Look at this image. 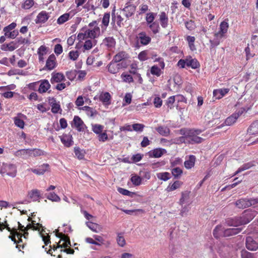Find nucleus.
<instances>
[{"label": "nucleus", "instance_id": "27", "mask_svg": "<svg viewBox=\"0 0 258 258\" xmlns=\"http://www.w3.org/2000/svg\"><path fill=\"white\" fill-rule=\"evenodd\" d=\"M50 87V85L47 80H43L40 81V84L38 91L40 93L46 92Z\"/></svg>", "mask_w": 258, "mask_h": 258}, {"label": "nucleus", "instance_id": "14", "mask_svg": "<svg viewBox=\"0 0 258 258\" xmlns=\"http://www.w3.org/2000/svg\"><path fill=\"white\" fill-rule=\"evenodd\" d=\"M126 6L122 9L123 15L127 18L132 16L136 11V7L134 5H125Z\"/></svg>", "mask_w": 258, "mask_h": 258}, {"label": "nucleus", "instance_id": "23", "mask_svg": "<svg viewBox=\"0 0 258 258\" xmlns=\"http://www.w3.org/2000/svg\"><path fill=\"white\" fill-rule=\"evenodd\" d=\"M18 47V45H17V42L13 41L8 44H3L1 45V48L4 51H12L16 49Z\"/></svg>", "mask_w": 258, "mask_h": 258}, {"label": "nucleus", "instance_id": "12", "mask_svg": "<svg viewBox=\"0 0 258 258\" xmlns=\"http://www.w3.org/2000/svg\"><path fill=\"white\" fill-rule=\"evenodd\" d=\"M166 150L164 149L157 148L150 151L148 153V155L151 158H159L164 154H166Z\"/></svg>", "mask_w": 258, "mask_h": 258}, {"label": "nucleus", "instance_id": "46", "mask_svg": "<svg viewBox=\"0 0 258 258\" xmlns=\"http://www.w3.org/2000/svg\"><path fill=\"white\" fill-rule=\"evenodd\" d=\"M252 166H253V164L250 162L244 164L240 167H239L238 169V170L235 172V175H236L243 171L248 169Z\"/></svg>", "mask_w": 258, "mask_h": 258}, {"label": "nucleus", "instance_id": "8", "mask_svg": "<svg viewBox=\"0 0 258 258\" xmlns=\"http://www.w3.org/2000/svg\"><path fill=\"white\" fill-rule=\"evenodd\" d=\"M0 173L1 174L6 173L9 176L14 177L17 174V167L13 164L3 163Z\"/></svg>", "mask_w": 258, "mask_h": 258}, {"label": "nucleus", "instance_id": "17", "mask_svg": "<svg viewBox=\"0 0 258 258\" xmlns=\"http://www.w3.org/2000/svg\"><path fill=\"white\" fill-rule=\"evenodd\" d=\"M100 28L96 26L93 29H87L86 30V35L87 37L95 39L100 35Z\"/></svg>", "mask_w": 258, "mask_h": 258}, {"label": "nucleus", "instance_id": "52", "mask_svg": "<svg viewBox=\"0 0 258 258\" xmlns=\"http://www.w3.org/2000/svg\"><path fill=\"white\" fill-rule=\"evenodd\" d=\"M103 126L100 124H96L92 126V131L96 134H99L102 132Z\"/></svg>", "mask_w": 258, "mask_h": 258}, {"label": "nucleus", "instance_id": "25", "mask_svg": "<svg viewBox=\"0 0 258 258\" xmlns=\"http://www.w3.org/2000/svg\"><path fill=\"white\" fill-rule=\"evenodd\" d=\"M48 14L45 11H42L38 15L35 21L36 23H43L48 19Z\"/></svg>", "mask_w": 258, "mask_h": 258}, {"label": "nucleus", "instance_id": "6", "mask_svg": "<svg viewBox=\"0 0 258 258\" xmlns=\"http://www.w3.org/2000/svg\"><path fill=\"white\" fill-rule=\"evenodd\" d=\"M241 228L238 227L224 229V228L221 225H218L214 229L213 233L216 236H218L217 235V232L220 230L221 233H223V237H229L239 233L241 231Z\"/></svg>", "mask_w": 258, "mask_h": 258}, {"label": "nucleus", "instance_id": "26", "mask_svg": "<svg viewBox=\"0 0 258 258\" xmlns=\"http://www.w3.org/2000/svg\"><path fill=\"white\" fill-rule=\"evenodd\" d=\"M49 103L51 106L52 112L53 113H57L59 112V111H61L59 104L56 102L54 98H51V99L49 100Z\"/></svg>", "mask_w": 258, "mask_h": 258}, {"label": "nucleus", "instance_id": "18", "mask_svg": "<svg viewBox=\"0 0 258 258\" xmlns=\"http://www.w3.org/2000/svg\"><path fill=\"white\" fill-rule=\"evenodd\" d=\"M229 27L228 23L226 21H222L220 24L219 31L216 33L218 37H224L227 33Z\"/></svg>", "mask_w": 258, "mask_h": 258}, {"label": "nucleus", "instance_id": "32", "mask_svg": "<svg viewBox=\"0 0 258 258\" xmlns=\"http://www.w3.org/2000/svg\"><path fill=\"white\" fill-rule=\"evenodd\" d=\"M86 224L90 229L95 232H99L102 229V227L100 225L91 221L87 222Z\"/></svg>", "mask_w": 258, "mask_h": 258}, {"label": "nucleus", "instance_id": "44", "mask_svg": "<svg viewBox=\"0 0 258 258\" xmlns=\"http://www.w3.org/2000/svg\"><path fill=\"white\" fill-rule=\"evenodd\" d=\"M181 184L182 183L180 181H176L173 184H169L167 189L168 191H173L179 188L181 186Z\"/></svg>", "mask_w": 258, "mask_h": 258}, {"label": "nucleus", "instance_id": "63", "mask_svg": "<svg viewBox=\"0 0 258 258\" xmlns=\"http://www.w3.org/2000/svg\"><path fill=\"white\" fill-rule=\"evenodd\" d=\"M54 51L56 55H59L62 52V47L59 44H57L54 46Z\"/></svg>", "mask_w": 258, "mask_h": 258}, {"label": "nucleus", "instance_id": "10", "mask_svg": "<svg viewBox=\"0 0 258 258\" xmlns=\"http://www.w3.org/2000/svg\"><path fill=\"white\" fill-rule=\"evenodd\" d=\"M57 66L56 57L52 54L49 56L46 60L45 66L43 68V70L51 71L54 69Z\"/></svg>", "mask_w": 258, "mask_h": 258}, {"label": "nucleus", "instance_id": "50", "mask_svg": "<svg viewBox=\"0 0 258 258\" xmlns=\"http://www.w3.org/2000/svg\"><path fill=\"white\" fill-rule=\"evenodd\" d=\"M82 109L85 110L86 114L89 116L92 117L96 113V111L94 110L92 108L87 106L83 107Z\"/></svg>", "mask_w": 258, "mask_h": 258}, {"label": "nucleus", "instance_id": "4", "mask_svg": "<svg viewBox=\"0 0 258 258\" xmlns=\"http://www.w3.org/2000/svg\"><path fill=\"white\" fill-rule=\"evenodd\" d=\"M256 213L251 210H246L242 217H237L235 219H230L226 222L229 226L238 227L239 226L248 223L256 215Z\"/></svg>", "mask_w": 258, "mask_h": 258}, {"label": "nucleus", "instance_id": "19", "mask_svg": "<svg viewBox=\"0 0 258 258\" xmlns=\"http://www.w3.org/2000/svg\"><path fill=\"white\" fill-rule=\"evenodd\" d=\"M65 80L64 76L61 73L53 72L51 74L50 82L51 84L60 83Z\"/></svg>", "mask_w": 258, "mask_h": 258}, {"label": "nucleus", "instance_id": "9", "mask_svg": "<svg viewBox=\"0 0 258 258\" xmlns=\"http://www.w3.org/2000/svg\"><path fill=\"white\" fill-rule=\"evenodd\" d=\"M127 65L123 61L117 63V62L114 61L113 60L108 65V71L113 74L118 73L119 70L121 68H126Z\"/></svg>", "mask_w": 258, "mask_h": 258}, {"label": "nucleus", "instance_id": "54", "mask_svg": "<svg viewBox=\"0 0 258 258\" xmlns=\"http://www.w3.org/2000/svg\"><path fill=\"white\" fill-rule=\"evenodd\" d=\"M110 19V14L109 13H105L102 21V24L104 26L106 27L108 26L109 22Z\"/></svg>", "mask_w": 258, "mask_h": 258}, {"label": "nucleus", "instance_id": "35", "mask_svg": "<svg viewBox=\"0 0 258 258\" xmlns=\"http://www.w3.org/2000/svg\"><path fill=\"white\" fill-rule=\"evenodd\" d=\"M148 27L151 29L152 33L154 34H156L157 33H158L160 31V26L158 23L154 22L153 23H151L150 24L147 25Z\"/></svg>", "mask_w": 258, "mask_h": 258}, {"label": "nucleus", "instance_id": "34", "mask_svg": "<svg viewBox=\"0 0 258 258\" xmlns=\"http://www.w3.org/2000/svg\"><path fill=\"white\" fill-rule=\"evenodd\" d=\"M247 132L249 135H256L258 133V120L254 121L250 125Z\"/></svg>", "mask_w": 258, "mask_h": 258}, {"label": "nucleus", "instance_id": "49", "mask_svg": "<svg viewBox=\"0 0 258 258\" xmlns=\"http://www.w3.org/2000/svg\"><path fill=\"white\" fill-rule=\"evenodd\" d=\"M145 127V125L141 123H134L132 125L133 131L137 132H142Z\"/></svg>", "mask_w": 258, "mask_h": 258}, {"label": "nucleus", "instance_id": "31", "mask_svg": "<svg viewBox=\"0 0 258 258\" xmlns=\"http://www.w3.org/2000/svg\"><path fill=\"white\" fill-rule=\"evenodd\" d=\"M196 157L194 155H190L186 160L185 161L184 165L185 167L187 169H191L195 165Z\"/></svg>", "mask_w": 258, "mask_h": 258}, {"label": "nucleus", "instance_id": "15", "mask_svg": "<svg viewBox=\"0 0 258 258\" xmlns=\"http://www.w3.org/2000/svg\"><path fill=\"white\" fill-rule=\"evenodd\" d=\"M59 138L62 143L67 147H70L74 143L73 137L71 135L63 134L62 136H60Z\"/></svg>", "mask_w": 258, "mask_h": 258}, {"label": "nucleus", "instance_id": "48", "mask_svg": "<svg viewBox=\"0 0 258 258\" xmlns=\"http://www.w3.org/2000/svg\"><path fill=\"white\" fill-rule=\"evenodd\" d=\"M131 180L134 185L138 186L141 184L142 179L140 176L135 175L131 177Z\"/></svg>", "mask_w": 258, "mask_h": 258}, {"label": "nucleus", "instance_id": "38", "mask_svg": "<svg viewBox=\"0 0 258 258\" xmlns=\"http://www.w3.org/2000/svg\"><path fill=\"white\" fill-rule=\"evenodd\" d=\"M97 41L96 40H88L85 42L83 47L85 50L90 49L93 45H96Z\"/></svg>", "mask_w": 258, "mask_h": 258}, {"label": "nucleus", "instance_id": "59", "mask_svg": "<svg viewBox=\"0 0 258 258\" xmlns=\"http://www.w3.org/2000/svg\"><path fill=\"white\" fill-rule=\"evenodd\" d=\"M121 78L124 82L127 83H131L133 82V78L130 75L122 74L121 75Z\"/></svg>", "mask_w": 258, "mask_h": 258}, {"label": "nucleus", "instance_id": "51", "mask_svg": "<svg viewBox=\"0 0 258 258\" xmlns=\"http://www.w3.org/2000/svg\"><path fill=\"white\" fill-rule=\"evenodd\" d=\"M77 74V71L76 70H71L66 73L67 77L71 81L75 79Z\"/></svg>", "mask_w": 258, "mask_h": 258}, {"label": "nucleus", "instance_id": "39", "mask_svg": "<svg viewBox=\"0 0 258 258\" xmlns=\"http://www.w3.org/2000/svg\"><path fill=\"white\" fill-rule=\"evenodd\" d=\"M237 119V116L233 113L231 116L226 118L225 121V123L227 125H231L235 122Z\"/></svg>", "mask_w": 258, "mask_h": 258}, {"label": "nucleus", "instance_id": "60", "mask_svg": "<svg viewBox=\"0 0 258 258\" xmlns=\"http://www.w3.org/2000/svg\"><path fill=\"white\" fill-rule=\"evenodd\" d=\"M138 58L141 61H145L147 60V52L146 51H141L138 55Z\"/></svg>", "mask_w": 258, "mask_h": 258}, {"label": "nucleus", "instance_id": "33", "mask_svg": "<svg viewBox=\"0 0 258 258\" xmlns=\"http://www.w3.org/2000/svg\"><path fill=\"white\" fill-rule=\"evenodd\" d=\"M110 98L111 96L108 92L103 93L101 94L99 97L100 100L104 105H109L110 104Z\"/></svg>", "mask_w": 258, "mask_h": 258}, {"label": "nucleus", "instance_id": "11", "mask_svg": "<svg viewBox=\"0 0 258 258\" xmlns=\"http://www.w3.org/2000/svg\"><path fill=\"white\" fill-rule=\"evenodd\" d=\"M137 39L138 41L143 45H147L151 41V38L144 31L139 33L137 36Z\"/></svg>", "mask_w": 258, "mask_h": 258}, {"label": "nucleus", "instance_id": "20", "mask_svg": "<svg viewBox=\"0 0 258 258\" xmlns=\"http://www.w3.org/2000/svg\"><path fill=\"white\" fill-rule=\"evenodd\" d=\"M49 165L48 164H43L33 169V173L40 175L43 174L45 172H49Z\"/></svg>", "mask_w": 258, "mask_h": 258}, {"label": "nucleus", "instance_id": "21", "mask_svg": "<svg viewBox=\"0 0 258 258\" xmlns=\"http://www.w3.org/2000/svg\"><path fill=\"white\" fill-rule=\"evenodd\" d=\"M128 57V54L125 51H121L115 54L112 60L115 62H119L120 61H123Z\"/></svg>", "mask_w": 258, "mask_h": 258}, {"label": "nucleus", "instance_id": "29", "mask_svg": "<svg viewBox=\"0 0 258 258\" xmlns=\"http://www.w3.org/2000/svg\"><path fill=\"white\" fill-rule=\"evenodd\" d=\"M157 132L161 136L167 137L170 134V129L166 126L160 125L156 128Z\"/></svg>", "mask_w": 258, "mask_h": 258}, {"label": "nucleus", "instance_id": "7", "mask_svg": "<svg viewBox=\"0 0 258 258\" xmlns=\"http://www.w3.org/2000/svg\"><path fill=\"white\" fill-rule=\"evenodd\" d=\"M33 231H36V235L41 237L43 242H50L49 236L46 232L45 230L43 229L41 224L36 223L35 220H33Z\"/></svg>", "mask_w": 258, "mask_h": 258}, {"label": "nucleus", "instance_id": "55", "mask_svg": "<svg viewBox=\"0 0 258 258\" xmlns=\"http://www.w3.org/2000/svg\"><path fill=\"white\" fill-rule=\"evenodd\" d=\"M47 199L51 200L52 201L58 202L59 201L60 199L54 192H50L47 196Z\"/></svg>", "mask_w": 258, "mask_h": 258}, {"label": "nucleus", "instance_id": "62", "mask_svg": "<svg viewBox=\"0 0 258 258\" xmlns=\"http://www.w3.org/2000/svg\"><path fill=\"white\" fill-rule=\"evenodd\" d=\"M38 55H44L47 53V47L44 45H41L38 49Z\"/></svg>", "mask_w": 258, "mask_h": 258}, {"label": "nucleus", "instance_id": "28", "mask_svg": "<svg viewBox=\"0 0 258 258\" xmlns=\"http://www.w3.org/2000/svg\"><path fill=\"white\" fill-rule=\"evenodd\" d=\"M186 66L195 69L200 66V64L196 59L188 56L186 57Z\"/></svg>", "mask_w": 258, "mask_h": 258}, {"label": "nucleus", "instance_id": "22", "mask_svg": "<svg viewBox=\"0 0 258 258\" xmlns=\"http://www.w3.org/2000/svg\"><path fill=\"white\" fill-rule=\"evenodd\" d=\"M229 91V89L224 88L214 90L213 91L214 97L217 99L222 98Z\"/></svg>", "mask_w": 258, "mask_h": 258}, {"label": "nucleus", "instance_id": "41", "mask_svg": "<svg viewBox=\"0 0 258 258\" xmlns=\"http://www.w3.org/2000/svg\"><path fill=\"white\" fill-rule=\"evenodd\" d=\"M215 38L213 40H210V42L211 44V47L213 48L215 46H218L221 41V39L223 37H218L216 33L214 35Z\"/></svg>", "mask_w": 258, "mask_h": 258}, {"label": "nucleus", "instance_id": "53", "mask_svg": "<svg viewBox=\"0 0 258 258\" xmlns=\"http://www.w3.org/2000/svg\"><path fill=\"white\" fill-rule=\"evenodd\" d=\"M246 247L249 250L254 251L258 249V243H245Z\"/></svg>", "mask_w": 258, "mask_h": 258}, {"label": "nucleus", "instance_id": "16", "mask_svg": "<svg viewBox=\"0 0 258 258\" xmlns=\"http://www.w3.org/2000/svg\"><path fill=\"white\" fill-rule=\"evenodd\" d=\"M235 205L240 209H244L251 206L250 199H241L235 202Z\"/></svg>", "mask_w": 258, "mask_h": 258}, {"label": "nucleus", "instance_id": "13", "mask_svg": "<svg viewBox=\"0 0 258 258\" xmlns=\"http://www.w3.org/2000/svg\"><path fill=\"white\" fill-rule=\"evenodd\" d=\"M73 124L79 132H83L86 127L83 120L78 116H75L73 120Z\"/></svg>", "mask_w": 258, "mask_h": 258}, {"label": "nucleus", "instance_id": "1", "mask_svg": "<svg viewBox=\"0 0 258 258\" xmlns=\"http://www.w3.org/2000/svg\"><path fill=\"white\" fill-rule=\"evenodd\" d=\"M179 132L180 134L183 136L180 137V140L185 143L191 144H199L204 140L203 138L198 136L202 132L201 130L182 128Z\"/></svg>", "mask_w": 258, "mask_h": 258}, {"label": "nucleus", "instance_id": "58", "mask_svg": "<svg viewBox=\"0 0 258 258\" xmlns=\"http://www.w3.org/2000/svg\"><path fill=\"white\" fill-rule=\"evenodd\" d=\"M98 140L100 142H104L108 140V137L106 133H101L98 134Z\"/></svg>", "mask_w": 258, "mask_h": 258}, {"label": "nucleus", "instance_id": "40", "mask_svg": "<svg viewBox=\"0 0 258 258\" xmlns=\"http://www.w3.org/2000/svg\"><path fill=\"white\" fill-rule=\"evenodd\" d=\"M31 152L32 150L30 149H21L17 151L15 154L17 156H26L27 155L30 156L32 153Z\"/></svg>", "mask_w": 258, "mask_h": 258}, {"label": "nucleus", "instance_id": "42", "mask_svg": "<svg viewBox=\"0 0 258 258\" xmlns=\"http://www.w3.org/2000/svg\"><path fill=\"white\" fill-rule=\"evenodd\" d=\"M171 173L175 178H178L181 175L182 170L179 167H175L172 169Z\"/></svg>", "mask_w": 258, "mask_h": 258}, {"label": "nucleus", "instance_id": "30", "mask_svg": "<svg viewBox=\"0 0 258 258\" xmlns=\"http://www.w3.org/2000/svg\"><path fill=\"white\" fill-rule=\"evenodd\" d=\"M103 43L108 48H112L115 47L116 42L112 37H108L104 39Z\"/></svg>", "mask_w": 258, "mask_h": 258}, {"label": "nucleus", "instance_id": "2", "mask_svg": "<svg viewBox=\"0 0 258 258\" xmlns=\"http://www.w3.org/2000/svg\"><path fill=\"white\" fill-rule=\"evenodd\" d=\"M60 243H56V244L51 243H44V245L42 247L44 249L45 251L52 256H55L58 253V251H61L62 248H65L64 251L67 253L73 254L74 252L73 249L67 248L71 246V243H62V245L60 244Z\"/></svg>", "mask_w": 258, "mask_h": 258}, {"label": "nucleus", "instance_id": "43", "mask_svg": "<svg viewBox=\"0 0 258 258\" xmlns=\"http://www.w3.org/2000/svg\"><path fill=\"white\" fill-rule=\"evenodd\" d=\"M161 68L160 69L157 66L154 65L151 68V73L153 75L159 77L162 73Z\"/></svg>", "mask_w": 258, "mask_h": 258}, {"label": "nucleus", "instance_id": "61", "mask_svg": "<svg viewBox=\"0 0 258 258\" xmlns=\"http://www.w3.org/2000/svg\"><path fill=\"white\" fill-rule=\"evenodd\" d=\"M18 31L14 30L12 32L9 31V33L5 32V35L8 38L14 39L18 35Z\"/></svg>", "mask_w": 258, "mask_h": 258}, {"label": "nucleus", "instance_id": "3", "mask_svg": "<svg viewBox=\"0 0 258 258\" xmlns=\"http://www.w3.org/2000/svg\"><path fill=\"white\" fill-rule=\"evenodd\" d=\"M18 224L19 231H18V229L16 228L11 229L9 227L8 225H7V229L11 232L12 236H10V237L12 241L14 242H22V236H23L25 239H27V237L28 235L27 230L32 228V223L28 224L26 227L22 225L20 222H18Z\"/></svg>", "mask_w": 258, "mask_h": 258}, {"label": "nucleus", "instance_id": "37", "mask_svg": "<svg viewBox=\"0 0 258 258\" xmlns=\"http://www.w3.org/2000/svg\"><path fill=\"white\" fill-rule=\"evenodd\" d=\"M74 152L75 156L80 160L84 158L85 156V151L81 150L80 148L76 147L74 148Z\"/></svg>", "mask_w": 258, "mask_h": 258}, {"label": "nucleus", "instance_id": "56", "mask_svg": "<svg viewBox=\"0 0 258 258\" xmlns=\"http://www.w3.org/2000/svg\"><path fill=\"white\" fill-rule=\"evenodd\" d=\"M14 122L16 126L19 127L21 128H23L24 126V122L22 119H21L18 117L14 118Z\"/></svg>", "mask_w": 258, "mask_h": 258}, {"label": "nucleus", "instance_id": "36", "mask_svg": "<svg viewBox=\"0 0 258 258\" xmlns=\"http://www.w3.org/2000/svg\"><path fill=\"white\" fill-rule=\"evenodd\" d=\"M156 15V13L153 12L148 13L146 14V21L147 25L155 22L154 20Z\"/></svg>", "mask_w": 258, "mask_h": 258}, {"label": "nucleus", "instance_id": "47", "mask_svg": "<svg viewBox=\"0 0 258 258\" xmlns=\"http://www.w3.org/2000/svg\"><path fill=\"white\" fill-rule=\"evenodd\" d=\"M70 17V14L68 13L64 14L60 16L57 20V22L59 24H62L67 21Z\"/></svg>", "mask_w": 258, "mask_h": 258}, {"label": "nucleus", "instance_id": "45", "mask_svg": "<svg viewBox=\"0 0 258 258\" xmlns=\"http://www.w3.org/2000/svg\"><path fill=\"white\" fill-rule=\"evenodd\" d=\"M156 175L158 178L164 181L168 180L170 177V173L167 172L158 173Z\"/></svg>", "mask_w": 258, "mask_h": 258}, {"label": "nucleus", "instance_id": "57", "mask_svg": "<svg viewBox=\"0 0 258 258\" xmlns=\"http://www.w3.org/2000/svg\"><path fill=\"white\" fill-rule=\"evenodd\" d=\"M79 55V54L78 51H71L69 53L70 58L73 60H76Z\"/></svg>", "mask_w": 258, "mask_h": 258}, {"label": "nucleus", "instance_id": "64", "mask_svg": "<svg viewBox=\"0 0 258 258\" xmlns=\"http://www.w3.org/2000/svg\"><path fill=\"white\" fill-rule=\"evenodd\" d=\"M241 258H253L251 253L245 250H242L241 252Z\"/></svg>", "mask_w": 258, "mask_h": 258}, {"label": "nucleus", "instance_id": "24", "mask_svg": "<svg viewBox=\"0 0 258 258\" xmlns=\"http://www.w3.org/2000/svg\"><path fill=\"white\" fill-rule=\"evenodd\" d=\"M159 21L161 27L166 28L168 25V17L165 12H162L159 15Z\"/></svg>", "mask_w": 258, "mask_h": 258}, {"label": "nucleus", "instance_id": "5", "mask_svg": "<svg viewBox=\"0 0 258 258\" xmlns=\"http://www.w3.org/2000/svg\"><path fill=\"white\" fill-rule=\"evenodd\" d=\"M72 231L71 227L70 225L64 224L62 227H58V228L55 230L53 232H55V235L60 238V241L63 242H71L69 237L66 234Z\"/></svg>", "mask_w": 258, "mask_h": 258}]
</instances>
